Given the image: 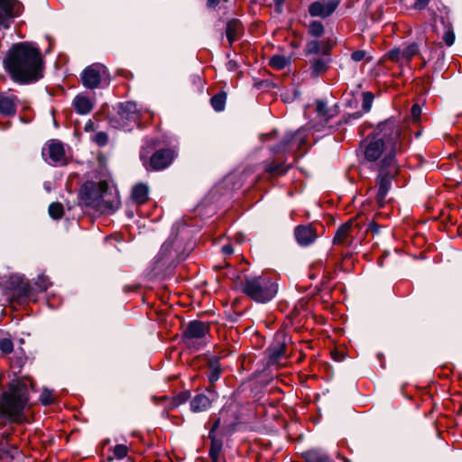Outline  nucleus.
Listing matches in <instances>:
<instances>
[{"label":"nucleus","instance_id":"nucleus-1","mask_svg":"<svg viewBox=\"0 0 462 462\" xmlns=\"http://www.w3.org/2000/svg\"><path fill=\"white\" fill-rule=\"evenodd\" d=\"M405 143L403 125L399 120L389 118L378 124L374 134L361 144L365 160L373 163L378 171L376 199L381 206L384 203L392 180L398 171L395 155L402 150Z\"/></svg>","mask_w":462,"mask_h":462},{"label":"nucleus","instance_id":"nucleus-2","mask_svg":"<svg viewBox=\"0 0 462 462\" xmlns=\"http://www.w3.org/2000/svg\"><path fill=\"white\" fill-rule=\"evenodd\" d=\"M42 63L37 49L24 42L14 45L5 60L12 79L21 84L32 83L42 78Z\"/></svg>","mask_w":462,"mask_h":462},{"label":"nucleus","instance_id":"nucleus-3","mask_svg":"<svg viewBox=\"0 0 462 462\" xmlns=\"http://www.w3.org/2000/svg\"><path fill=\"white\" fill-rule=\"evenodd\" d=\"M80 196L86 205L106 214L114 213L120 204L117 196L109 192L108 183L105 180L87 181L81 187Z\"/></svg>","mask_w":462,"mask_h":462},{"label":"nucleus","instance_id":"nucleus-4","mask_svg":"<svg viewBox=\"0 0 462 462\" xmlns=\"http://www.w3.org/2000/svg\"><path fill=\"white\" fill-rule=\"evenodd\" d=\"M28 402V388L24 382L13 381L9 391L4 394L1 403L2 414L14 422L23 421V411Z\"/></svg>","mask_w":462,"mask_h":462},{"label":"nucleus","instance_id":"nucleus-5","mask_svg":"<svg viewBox=\"0 0 462 462\" xmlns=\"http://www.w3.org/2000/svg\"><path fill=\"white\" fill-rule=\"evenodd\" d=\"M278 286L266 276H245L243 292L256 302L265 303L276 295Z\"/></svg>","mask_w":462,"mask_h":462},{"label":"nucleus","instance_id":"nucleus-6","mask_svg":"<svg viewBox=\"0 0 462 462\" xmlns=\"http://www.w3.org/2000/svg\"><path fill=\"white\" fill-rule=\"evenodd\" d=\"M209 337V327L199 320H192L188 323L182 333V341L185 346L192 350H199L205 346Z\"/></svg>","mask_w":462,"mask_h":462},{"label":"nucleus","instance_id":"nucleus-7","mask_svg":"<svg viewBox=\"0 0 462 462\" xmlns=\"http://www.w3.org/2000/svg\"><path fill=\"white\" fill-rule=\"evenodd\" d=\"M139 116V110L135 103H120L117 106L116 116L111 118L110 123L116 128L131 130L132 125L137 124Z\"/></svg>","mask_w":462,"mask_h":462},{"label":"nucleus","instance_id":"nucleus-8","mask_svg":"<svg viewBox=\"0 0 462 462\" xmlns=\"http://www.w3.org/2000/svg\"><path fill=\"white\" fill-rule=\"evenodd\" d=\"M174 240L169 239L163 243L158 254L153 260V270L156 274L164 273L171 268L176 257V252L173 249Z\"/></svg>","mask_w":462,"mask_h":462},{"label":"nucleus","instance_id":"nucleus-9","mask_svg":"<svg viewBox=\"0 0 462 462\" xmlns=\"http://www.w3.org/2000/svg\"><path fill=\"white\" fill-rule=\"evenodd\" d=\"M23 5L18 0H0V29L10 27L14 17L21 14Z\"/></svg>","mask_w":462,"mask_h":462},{"label":"nucleus","instance_id":"nucleus-10","mask_svg":"<svg viewBox=\"0 0 462 462\" xmlns=\"http://www.w3.org/2000/svg\"><path fill=\"white\" fill-rule=\"evenodd\" d=\"M106 76H107L106 68L100 63H96L84 69L81 79L86 88H96L99 87L101 80Z\"/></svg>","mask_w":462,"mask_h":462},{"label":"nucleus","instance_id":"nucleus-11","mask_svg":"<svg viewBox=\"0 0 462 462\" xmlns=\"http://www.w3.org/2000/svg\"><path fill=\"white\" fill-rule=\"evenodd\" d=\"M307 136L308 133L306 128H300L293 134L289 133L279 144L272 149V151L274 153H280L292 149L294 146L300 148L305 143Z\"/></svg>","mask_w":462,"mask_h":462},{"label":"nucleus","instance_id":"nucleus-12","mask_svg":"<svg viewBox=\"0 0 462 462\" xmlns=\"http://www.w3.org/2000/svg\"><path fill=\"white\" fill-rule=\"evenodd\" d=\"M419 53V46L416 43L410 44L403 49L394 48L386 53V58L400 65L408 64L412 58Z\"/></svg>","mask_w":462,"mask_h":462},{"label":"nucleus","instance_id":"nucleus-13","mask_svg":"<svg viewBox=\"0 0 462 462\" xmlns=\"http://www.w3.org/2000/svg\"><path fill=\"white\" fill-rule=\"evenodd\" d=\"M175 156L174 151L162 149L157 151L150 159V166L152 170L160 171L167 168Z\"/></svg>","mask_w":462,"mask_h":462},{"label":"nucleus","instance_id":"nucleus-14","mask_svg":"<svg viewBox=\"0 0 462 462\" xmlns=\"http://www.w3.org/2000/svg\"><path fill=\"white\" fill-rule=\"evenodd\" d=\"M337 5V0H319L310 5L309 12L311 16L328 17Z\"/></svg>","mask_w":462,"mask_h":462},{"label":"nucleus","instance_id":"nucleus-15","mask_svg":"<svg viewBox=\"0 0 462 462\" xmlns=\"http://www.w3.org/2000/svg\"><path fill=\"white\" fill-rule=\"evenodd\" d=\"M42 155L49 158L54 163L64 162L65 151L61 143L52 140L42 150Z\"/></svg>","mask_w":462,"mask_h":462},{"label":"nucleus","instance_id":"nucleus-16","mask_svg":"<svg viewBox=\"0 0 462 462\" xmlns=\"http://www.w3.org/2000/svg\"><path fill=\"white\" fill-rule=\"evenodd\" d=\"M294 236L297 243L301 246L310 245L317 238L316 230L310 225L297 226Z\"/></svg>","mask_w":462,"mask_h":462},{"label":"nucleus","instance_id":"nucleus-17","mask_svg":"<svg viewBox=\"0 0 462 462\" xmlns=\"http://www.w3.org/2000/svg\"><path fill=\"white\" fill-rule=\"evenodd\" d=\"M17 97L13 94L0 92V114L12 117L16 114Z\"/></svg>","mask_w":462,"mask_h":462},{"label":"nucleus","instance_id":"nucleus-18","mask_svg":"<svg viewBox=\"0 0 462 462\" xmlns=\"http://www.w3.org/2000/svg\"><path fill=\"white\" fill-rule=\"evenodd\" d=\"M211 397L203 393L197 394L190 402V409L194 412L206 411L211 405L212 401L217 397V393L213 389H208Z\"/></svg>","mask_w":462,"mask_h":462},{"label":"nucleus","instance_id":"nucleus-19","mask_svg":"<svg viewBox=\"0 0 462 462\" xmlns=\"http://www.w3.org/2000/svg\"><path fill=\"white\" fill-rule=\"evenodd\" d=\"M271 359L277 361L285 356L286 342L283 333L275 336L273 345L269 348Z\"/></svg>","mask_w":462,"mask_h":462},{"label":"nucleus","instance_id":"nucleus-20","mask_svg":"<svg viewBox=\"0 0 462 462\" xmlns=\"http://www.w3.org/2000/svg\"><path fill=\"white\" fill-rule=\"evenodd\" d=\"M243 33V25L237 19H232L227 22L226 28V35L231 45L234 42L237 41Z\"/></svg>","mask_w":462,"mask_h":462},{"label":"nucleus","instance_id":"nucleus-21","mask_svg":"<svg viewBox=\"0 0 462 462\" xmlns=\"http://www.w3.org/2000/svg\"><path fill=\"white\" fill-rule=\"evenodd\" d=\"M316 112L318 116L325 122L337 115V107H328L327 103L323 100H317Z\"/></svg>","mask_w":462,"mask_h":462},{"label":"nucleus","instance_id":"nucleus-22","mask_svg":"<svg viewBox=\"0 0 462 462\" xmlns=\"http://www.w3.org/2000/svg\"><path fill=\"white\" fill-rule=\"evenodd\" d=\"M73 106L77 113L87 115L93 109V102L83 95H78L73 100Z\"/></svg>","mask_w":462,"mask_h":462},{"label":"nucleus","instance_id":"nucleus-23","mask_svg":"<svg viewBox=\"0 0 462 462\" xmlns=\"http://www.w3.org/2000/svg\"><path fill=\"white\" fill-rule=\"evenodd\" d=\"M330 59L328 57L316 58L310 60L311 73L315 77L325 73L329 66Z\"/></svg>","mask_w":462,"mask_h":462},{"label":"nucleus","instance_id":"nucleus-24","mask_svg":"<svg viewBox=\"0 0 462 462\" xmlns=\"http://www.w3.org/2000/svg\"><path fill=\"white\" fill-rule=\"evenodd\" d=\"M149 188L147 185L140 183L135 185L132 190V199L137 204H143L148 199Z\"/></svg>","mask_w":462,"mask_h":462},{"label":"nucleus","instance_id":"nucleus-25","mask_svg":"<svg viewBox=\"0 0 462 462\" xmlns=\"http://www.w3.org/2000/svg\"><path fill=\"white\" fill-rule=\"evenodd\" d=\"M353 226L352 221H347L346 223L340 226L334 236L333 242L337 245H343L346 243L347 236L351 232V228Z\"/></svg>","mask_w":462,"mask_h":462},{"label":"nucleus","instance_id":"nucleus-26","mask_svg":"<svg viewBox=\"0 0 462 462\" xmlns=\"http://www.w3.org/2000/svg\"><path fill=\"white\" fill-rule=\"evenodd\" d=\"M264 168L265 171L270 173L272 176H282L288 171L290 165H285L284 163L274 164L273 162H266Z\"/></svg>","mask_w":462,"mask_h":462},{"label":"nucleus","instance_id":"nucleus-27","mask_svg":"<svg viewBox=\"0 0 462 462\" xmlns=\"http://www.w3.org/2000/svg\"><path fill=\"white\" fill-rule=\"evenodd\" d=\"M221 373L220 364L217 358L209 361L208 377L210 383L213 385L218 379Z\"/></svg>","mask_w":462,"mask_h":462},{"label":"nucleus","instance_id":"nucleus-28","mask_svg":"<svg viewBox=\"0 0 462 462\" xmlns=\"http://www.w3.org/2000/svg\"><path fill=\"white\" fill-rule=\"evenodd\" d=\"M328 51L329 46L326 45L322 47L321 42L317 40L310 41L306 44L307 54H317L321 51L323 54L328 55Z\"/></svg>","mask_w":462,"mask_h":462},{"label":"nucleus","instance_id":"nucleus-29","mask_svg":"<svg viewBox=\"0 0 462 462\" xmlns=\"http://www.w3.org/2000/svg\"><path fill=\"white\" fill-rule=\"evenodd\" d=\"M209 439H211V447L209 450V456L213 462H217V459L220 456V452L222 449V441L219 439H217L214 435H212V432H209Z\"/></svg>","mask_w":462,"mask_h":462},{"label":"nucleus","instance_id":"nucleus-30","mask_svg":"<svg viewBox=\"0 0 462 462\" xmlns=\"http://www.w3.org/2000/svg\"><path fill=\"white\" fill-rule=\"evenodd\" d=\"M307 462H332L330 458L318 450H310L304 453Z\"/></svg>","mask_w":462,"mask_h":462},{"label":"nucleus","instance_id":"nucleus-31","mask_svg":"<svg viewBox=\"0 0 462 462\" xmlns=\"http://www.w3.org/2000/svg\"><path fill=\"white\" fill-rule=\"evenodd\" d=\"M291 59L283 55H273L269 61L270 66L274 69H282L290 64Z\"/></svg>","mask_w":462,"mask_h":462},{"label":"nucleus","instance_id":"nucleus-32","mask_svg":"<svg viewBox=\"0 0 462 462\" xmlns=\"http://www.w3.org/2000/svg\"><path fill=\"white\" fill-rule=\"evenodd\" d=\"M226 93H218L211 97L210 103L213 108L217 111H223L226 105Z\"/></svg>","mask_w":462,"mask_h":462},{"label":"nucleus","instance_id":"nucleus-33","mask_svg":"<svg viewBox=\"0 0 462 462\" xmlns=\"http://www.w3.org/2000/svg\"><path fill=\"white\" fill-rule=\"evenodd\" d=\"M49 214L54 219H59L63 215V207L60 203L54 202L49 207Z\"/></svg>","mask_w":462,"mask_h":462},{"label":"nucleus","instance_id":"nucleus-34","mask_svg":"<svg viewBox=\"0 0 462 462\" xmlns=\"http://www.w3.org/2000/svg\"><path fill=\"white\" fill-rule=\"evenodd\" d=\"M40 401L43 405H50L53 403L54 397L52 391L48 388H43L40 395Z\"/></svg>","mask_w":462,"mask_h":462},{"label":"nucleus","instance_id":"nucleus-35","mask_svg":"<svg viewBox=\"0 0 462 462\" xmlns=\"http://www.w3.org/2000/svg\"><path fill=\"white\" fill-rule=\"evenodd\" d=\"M324 32V27L320 22L313 21L309 26V32L315 37H319Z\"/></svg>","mask_w":462,"mask_h":462},{"label":"nucleus","instance_id":"nucleus-36","mask_svg":"<svg viewBox=\"0 0 462 462\" xmlns=\"http://www.w3.org/2000/svg\"><path fill=\"white\" fill-rule=\"evenodd\" d=\"M374 95L371 92H364L362 99V107L365 112H369L372 107Z\"/></svg>","mask_w":462,"mask_h":462},{"label":"nucleus","instance_id":"nucleus-37","mask_svg":"<svg viewBox=\"0 0 462 462\" xmlns=\"http://www.w3.org/2000/svg\"><path fill=\"white\" fill-rule=\"evenodd\" d=\"M35 285L40 291H45L51 285V282L47 276L42 274L38 276Z\"/></svg>","mask_w":462,"mask_h":462},{"label":"nucleus","instance_id":"nucleus-38","mask_svg":"<svg viewBox=\"0 0 462 462\" xmlns=\"http://www.w3.org/2000/svg\"><path fill=\"white\" fill-rule=\"evenodd\" d=\"M14 349V344L9 338L0 339V350L5 354H9Z\"/></svg>","mask_w":462,"mask_h":462},{"label":"nucleus","instance_id":"nucleus-39","mask_svg":"<svg viewBox=\"0 0 462 462\" xmlns=\"http://www.w3.org/2000/svg\"><path fill=\"white\" fill-rule=\"evenodd\" d=\"M92 140L98 145L104 146L107 143L108 137L105 132H98L93 137Z\"/></svg>","mask_w":462,"mask_h":462},{"label":"nucleus","instance_id":"nucleus-40","mask_svg":"<svg viewBox=\"0 0 462 462\" xmlns=\"http://www.w3.org/2000/svg\"><path fill=\"white\" fill-rule=\"evenodd\" d=\"M9 280L10 285L7 287L8 289H18L23 285V279L19 275H12Z\"/></svg>","mask_w":462,"mask_h":462},{"label":"nucleus","instance_id":"nucleus-41","mask_svg":"<svg viewBox=\"0 0 462 462\" xmlns=\"http://www.w3.org/2000/svg\"><path fill=\"white\" fill-rule=\"evenodd\" d=\"M128 448L125 445H116L114 448V454L117 458H124L127 455Z\"/></svg>","mask_w":462,"mask_h":462},{"label":"nucleus","instance_id":"nucleus-42","mask_svg":"<svg viewBox=\"0 0 462 462\" xmlns=\"http://www.w3.org/2000/svg\"><path fill=\"white\" fill-rule=\"evenodd\" d=\"M366 57H367V52L363 50L356 51L351 54V59L356 62H359V61L366 59Z\"/></svg>","mask_w":462,"mask_h":462},{"label":"nucleus","instance_id":"nucleus-43","mask_svg":"<svg viewBox=\"0 0 462 462\" xmlns=\"http://www.w3.org/2000/svg\"><path fill=\"white\" fill-rule=\"evenodd\" d=\"M411 114L412 119L414 121H418L421 115V107L418 104L413 105L411 110Z\"/></svg>","mask_w":462,"mask_h":462},{"label":"nucleus","instance_id":"nucleus-44","mask_svg":"<svg viewBox=\"0 0 462 462\" xmlns=\"http://www.w3.org/2000/svg\"><path fill=\"white\" fill-rule=\"evenodd\" d=\"M443 40L448 46H451L455 42V35L453 32L448 31L443 36Z\"/></svg>","mask_w":462,"mask_h":462},{"label":"nucleus","instance_id":"nucleus-45","mask_svg":"<svg viewBox=\"0 0 462 462\" xmlns=\"http://www.w3.org/2000/svg\"><path fill=\"white\" fill-rule=\"evenodd\" d=\"M430 0H416L414 8L417 10L424 9Z\"/></svg>","mask_w":462,"mask_h":462},{"label":"nucleus","instance_id":"nucleus-46","mask_svg":"<svg viewBox=\"0 0 462 462\" xmlns=\"http://www.w3.org/2000/svg\"><path fill=\"white\" fill-rule=\"evenodd\" d=\"M367 230L371 231L374 234H376L379 231V226L376 223L372 222V223L369 224V226H368Z\"/></svg>","mask_w":462,"mask_h":462},{"label":"nucleus","instance_id":"nucleus-47","mask_svg":"<svg viewBox=\"0 0 462 462\" xmlns=\"http://www.w3.org/2000/svg\"><path fill=\"white\" fill-rule=\"evenodd\" d=\"M222 252L225 254H232L234 250H233V247L230 245H226L222 246Z\"/></svg>","mask_w":462,"mask_h":462},{"label":"nucleus","instance_id":"nucleus-48","mask_svg":"<svg viewBox=\"0 0 462 462\" xmlns=\"http://www.w3.org/2000/svg\"><path fill=\"white\" fill-rule=\"evenodd\" d=\"M220 0H208V5L209 7H215L217 5H218Z\"/></svg>","mask_w":462,"mask_h":462},{"label":"nucleus","instance_id":"nucleus-49","mask_svg":"<svg viewBox=\"0 0 462 462\" xmlns=\"http://www.w3.org/2000/svg\"><path fill=\"white\" fill-rule=\"evenodd\" d=\"M219 424H220V420H219V419H217V420L214 422L213 427H212V429H211V430H210V432H212V434H213V433H214V431H215V430L219 427Z\"/></svg>","mask_w":462,"mask_h":462},{"label":"nucleus","instance_id":"nucleus-50","mask_svg":"<svg viewBox=\"0 0 462 462\" xmlns=\"http://www.w3.org/2000/svg\"><path fill=\"white\" fill-rule=\"evenodd\" d=\"M10 454H11V457H14V456L16 455H19V450L17 448L15 447H13L11 451H10Z\"/></svg>","mask_w":462,"mask_h":462},{"label":"nucleus","instance_id":"nucleus-51","mask_svg":"<svg viewBox=\"0 0 462 462\" xmlns=\"http://www.w3.org/2000/svg\"><path fill=\"white\" fill-rule=\"evenodd\" d=\"M92 128H93V123L89 120V121L86 124V125H85V130H86V131H90V130H92Z\"/></svg>","mask_w":462,"mask_h":462},{"label":"nucleus","instance_id":"nucleus-52","mask_svg":"<svg viewBox=\"0 0 462 462\" xmlns=\"http://www.w3.org/2000/svg\"><path fill=\"white\" fill-rule=\"evenodd\" d=\"M274 4L278 6L282 5L284 0H273Z\"/></svg>","mask_w":462,"mask_h":462},{"label":"nucleus","instance_id":"nucleus-53","mask_svg":"<svg viewBox=\"0 0 462 462\" xmlns=\"http://www.w3.org/2000/svg\"><path fill=\"white\" fill-rule=\"evenodd\" d=\"M349 117H352L354 119H357V118L360 117V113H355V114L349 116Z\"/></svg>","mask_w":462,"mask_h":462},{"label":"nucleus","instance_id":"nucleus-54","mask_svg":"<svg viewBox=\"0 0 462 462\" xmlns=\"http://www.w3.org/2000/svg\"><path fill=\"white\" fill-rule=\"evenodd\" d=\"M140 158H141V160H142V161H144V160H145V158H146V155H144V154L143 153V152H141V154H140Z\"/></svg>","mask_w":462,"mask_h":462},{"label":"nucleus","instance_id":"nucleus-55","mask_svg":"<svg viewBox=\"0 0 462 462\" xmlns=\"http://www.w3.org/2000/svg\"><path fill=\"white\" fill-rule=\"evenodd\" d=\"M273 134V133H271V134H269L267 136L272 135ZM265 136H266V135L262 134V135H261V139H262V140H263V137H265Z\"/></svg>","mask_w":462,"mask_h":462},{"label":"nucleus","instance_id":"nucleus-56","mask_svg":"<svg viewBox=\"0 0 462 462\" xmlns=\"http://www.w3.org/2000/svg\"><path fill=\"white\" fill-rule=\"evenodd\" d=\"M5 289H1V293H4L5 292Z\"/></svg>","mask_w":462,"mask_h":462},{"label":"nucleus","instance_id":"nucleus-57","mask_svg":"<svg viewBox=\"0 0 462 462\" xmlns=\"http://www.w3.org/2000/svg\"><path fill=\"white\" fill-rule=\"evenodd\" d=\"M0 284H2V282H0Z\"/></svg>","mask_w":462,"mask_h":462}]
</instances>
